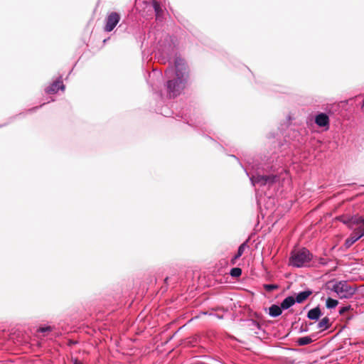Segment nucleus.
<instances>
[{"mask_svg": "<svg viewBox=\"0 0 364 364\" xmlns=\"http://www.w3.org/2000/svg\"><path fill=\"white\" fill-rule=\"evenodd\" d=\"M203 314L206 315L208 313L207 312H203Z\"/></svg>", "mask_w": 364, "mask_h": 364, "instance_id": "nucleus-42", "label": "nucleus"}, {"mask_svg": "<svg viewBox=\"0 0 364 364\" xmlns=\"http://www.w3.org/2000/svg\"><path fill=\"white\" fill-rule=\"evenodd\" d=\"M340 284L341 286L339 292H338V297L341 299H348L352 298L353 296L355 294L357 289L348 284V282L346 280H341V283Z\"/></svg>", "mask_w": 364, "mask_h": 364, "instance_id": "nucleus-6", "label": "nucleus"}, {"mask_svg": "<svg viewBox=\"0 0 364 364\" xmlns=\"http://www.w3.org/2000/svg\"><path fill=\"white\" fill-rule=\"evenodd\" d=\"M121 18L119 14L117 12H111L108 14L107 18H105V25L104 27V31L106 32H111L114 30L116 26L118 24Z\"/></svg>", "mask_w": 364, "mask_h": 364, "instance_id": "nucleus-7", "label": "nucleus"}, {"mask_svg": "<svg viewBox=\"0 0 364 364\" xmlns=\"http://www.w3.org/2000/svg\"><path fill=\"white\" fill-rule=\"evenodd\" d=\"M338 304V301L331 297H328L326 300V307L328 309H335Z\"/></svg>", "mask_w": 364, "mask_h": 364, "instance_id": "nucleus-21", "label": "nucleus"}, {"mask_svg": "<svg viewBox=\"0 0 364 364\" xmlns=\"http://www.w3.org/2000/svg\"><path fill=\"white\" fill-rule=\"evenodd\" d=\"M171 72H172V70H166L165 71V75H166V76H168L169 73H171Z\"/></svg>", "mask_w": 364, "mask_h": 364, "instance_id": "nucleus-34", "label": "nucleus"}, {"mask_svg": "<svg viewBox=\"0 0 364 364\" xmlns=\"http://www.w3.org/2000/svg\"><path fill=\"white\" fill-rule=\"evenodd\" d=\"M153 73H154V75H156L157 74L159 76H161V72H158L156 70H153Z\"/></svg>", "mask_w": 364, "mask_h": 364, "instance_id": "nucleus-33", "label": "nucleus"}, {"mask_svg": "<svg viewBox=\"0 0 364 364\" xmlns=\"http://www.w3.org/2000/svg\"><path fill=\"white\" fill-rule=\"evenodd\" d=\"M17 116H18V115H16V116L13 117H12V119H14L16 118V117H17Z\"/></svg>", "mask_w": 364, "mask_h": 364, "instance_id": "nucleus-41", "label": "nucleus"}, {"mask_svg": "<svg viewBox=\"0 0 364 364\" xmlns=\"http://www.w3.org/2000/svg\"><path fill=\"white\" fill-rule=\"evenodd\" d=\"M73 364H83L81 361L78 360L77 358L73 360Z\"/></svg>", "mask_w": 364, "mask_h": 364, "instance_id": "nucleus-32", "label": "nucleus"}, {"mask_svg": "<svg viewBox=\"0 0 364 364\" xmlns=\"http://www.w3.org/2000/svg\"><path fill=\"white\" fill-rule=\"evenodd\" d=\"M356 242V240H355V238H353L352 236H349L346 240V242H345V245L346 247H350V246H352L355 242Z\"/></svg>", "mask_w": 364, "mask_h": 364, "instance_id": "nucleus-26", "label": "nucleus"}, {"mask_svg": "<svg viewBox=\"0 0 364 364\" xmlns=\"http://www.w3.org/2000/svg\"><path fill=\"white\" fill-rule=\"evenodd\" d=\"M206 137H207V138H208V139H210V140H212V139H212V137H210V136H206Z\"/></svg>", "mask_w": 364, "mask_h": 364, "instance_id": "nucleus-40", "label": "nucleus"}, {"mask_svg": "<svg viewBox=\"0 0 364 364\" xmlns=\"http://www.w3.org/2000/svg\"><path fill=\"white\" fill-rule=\"evenodd\" d=\"M317 261H318V263L322 266H326L328 265V264L331 262V259H326L325 258H323V257H318V258H316Z\"/></svg>", "mask_w": 364, "mask_h": 364, "instance_id": "nucleus-28", "label": "nucleus"}, {"mask_svg": "<svg viewBox=\"0 0 364 364\" xmlns=\"http://www.w3.org/2000/svg\"><path fill=\"white\" fill-rule=\"evenodd\" d=\"M168 280V277H166L164 279V282H165L166 284H167Z\"/></svg>", "mask_w": 364, "mask_h": 364, "instance_id": "nucleus-36", "label": "nucleus"}, {"mask_svg": "<svg viewBox=\"0 0 364 364\" xmlns=\"http://www.w3.org/2000/svg\"><path fill=\"white\" fill-rule=\"evenodd\" d=\"M312 294L313 291L310 289L299 291V293L296 294L294 296L295 302L297 304H301L306 301Z\"/></svg>", "mask_w": 364, "mask_h": 364, "instance_id": "nucleus-11", "label": "nucleus"}, {"mask_svg": "<svg viewBox=\"0 0 364 364\" xmlns=\"http://www.w3.org/2000/svg\"><path fill=\"white\" fill-rule=\"evenodd\" d=\"M175 77L166 81V87L170 98L178 96L185 88L189 77V68L186 60L176 56Z\"/></svg>", "mask_w": 364, "mask_h": 364, "instance_id": "nucleus-2", "label": "nucleus"}, {"mask_svg": "<svg viewBox=\"0 0 364 364\" xmlns=\"http://www.w3.org/2000/svg\"><path fill=\"white\" fill-rule=\"evenodd\" d=\"M312 337H315V334H312L311 336L299 337L296 340V343L299 346H304L311 343L314 341Z\"/></svg>", "mask_w": 364, "mask_h": 364, "instance_id": "nucleus-19", "label": "nucleus"}, {"mask_svg": "<svg viewBox=\"0 0 364 364\" xmlns=\"http://www.w3.org/2000/svg\"><path fill=\"white\" fill-rule=\"evenodd\" d=\"M187 109H183L179 113L176 114V117H181L184 119L186 123H187L189 126L193 127L196 128H198L202 126L201 122H193V119L190 114L186 112Z\"/></svg>", "mask_w": 364, "mask_h": 364, "instance_id": "nucleus-10", "label": "nucleus"}, {"mask_svg": "<svg viewBox=\"0 0 364 364\" xmlns=\"http://www.w3.org/2000/svg\"><path fill=\"white\" fill-rule=\"evenodd\" d=\"M245 323L250 330L254 331L256 334L258 333L257 331L261 329L259 323L254 319H247L245 320Z\"/></svg>", "mask_w": 364, "mask_h": 364, "instance_id": "nucleus-17", "label": "nucleus"}, {"mask_svg": "<svg viewBox=\"0 0 364 364\" xmlns=\"http://www.w3.org/2000/svg\"><path fill=\"white\" fill-rule=\"evenodd\" d=\"M242 269L240 268V267H232L231 269H230V274L231 277H239L241 276L242 274Z\"/></svg>", "mask_w": 364, "mask_h": 364, "instance_id": "nucleus-22", "label": "nucleus"}, {"mask_svg": "<svg viewBox=\"0 0 364 364\" xmlns=\"http://www.w3.org/2000/svg\"><path fill=\"white\" fill-rule=\"evenodd\" d=\"M350 309H351V306L350 305L343 306L340 308V309L338 311V313H339L340 315H343L346 312L349 311Z\"/></svg>", "mask_w": 364, "mask_h": 364, "instance_id": "nucleus-29", "label": "nucleus"}, {"mask_svg": "<svg viewBox=\"0 0 364 364\" xmlns=\"http://www.w3.org/2000/svg\"><path fill=\"white\" fill-rule=\"evenodd\" d=\"M231 157H233L234 159H235L240 164V165L243 168V166L242 164H241V162L240 161L238 157H237L235 155H230Z\"/></svg>", "mask_w": 364, "mask_h": 364, "instance_id": "nucleus-31", "label": "nucleus"}, {"mask_svg": "<svg viewBox=\"0 0 364 364\" xmlns=\"http://www.w3.org/2000/svg\"><path fill=\"white\" fill-rule=\"evenodd\" d=\"M336 220L346 225L349 229H354V226L364 222V218L359 215H341L336 217Z\"/></svg>", "mask_w": 364, "mask_h": 364, "instance_id": "nucleus-5", "label": "nucleus"}, {"mask_svg": "<svg viewBox=\"0 0 364 364\" xmlns=\"http://www.w3.org/2000/svg\"><path fill=\"white\" fill-rule=\"evenodd\" d=\"M156 112L161 114L162 115H164L165 117H168L169 113H170V111L168 109V108L166 107H162L161 110L156 109Z\"/></svg>", "mask_w": 364, "mask_h": 364, "instance_id": "nucleus-27", "label": "nucleus"}, {"mask_svg": "<svg viewBox=\"0 0 364 364\" xmlns=\"http://www.w3.org/2000/svg\"><path fill=\"white\" fill-rule=\"evenodd\" d=\"M314 259L313 254L306 247H302L291 254L289 263L291 266L301 268L306 266L307 262Z\"/></svg>", "mask_w": 364, "mask_h": 364, "instance_id": "nucleus-3", "label": "nucleus"}, {"mask_svg": "<svg viewBox=\"0 0 364 364\" xmlns=\"http://www.w3.org/2000/svg\"><path fill=\"white\" fill-rule=\"evenodd\" d=\"M263 287L267 291L270 292L279 289V285L277 284H264Z\"/></svg>", "mask_w": 364, "mask_h": 364, "instance_id": "nucleus-23", "label": "nucleus"}, {"mask_svg": "<svg viewBox=\"0 0 364 364\" xmlns=\"http://www.w3.org/2000/svg\"><path fill=\"white\" fill-rule=\"evenodd\" d=\"M53 330V327L50 326H40L38 329V332L40 333H46V332H50Z\"/></svg>", "mask_w": 364, "mask_h": 364, "instance_id": "nucleus-25", "label": "nucleus"}, {"mask_svg": "<svg viewBox=\"0 0 364 364\" xmlns=\"http://www.w3.org/2000/svg\"><path fill=\"white\" fill-rule=\"evenodd\" d=\"M308 331V329H301L300 331V332H306Z\"/></svg>", "mask_w": 364, "mask_h": 364, "instance_id": "nucleus-37", "label": "nucleus"}, {"mask_svg": "<svg viewBox=\"0 0 364 364\" xmlns=\"http://www.w3.org/2000/svg\"><path fill=\"white\" fill-rule=\"evenodd\" d=\"M6 124H0V128H1V127H4V126H6Z\"/></svg>", "mask_w": 364, "mask_h": 364, "instance_id": "nucleus-38", "label": "nucleus"}, {"mask_svg": "<svg viewBox=\"0 0 364 364\" xmlns=\"http://www.w3.org/2000/svg\"><path fill=\"white\" fill-rule=\"evenodd\" d=\"M353 317V316H350L348 318V320H350Z\"/></svg>", "mask_w": 364, "mask_h": 364, "instance_id": "nucleus-39", "label": "nucleus"}, {"mask_svg": "<svg viewBox=\"0 0 364 364\" xmlns=\"http://www.w3.org/2000/svg\"><path fill=\"white\" fill-rule=\"evenodd\" d=\"M151 4L155 12L156 19L160 21L164 16V10L159 1L152 0Z\"/></svg>", "mask_w": 364, "mask_h": 364, "instance_id": "nucleus-13", "label": "nucleus"}, {"mask_svg": "<svg viewBox=\"0 0 364 364\" xmlns=\"http://www.w3.org/2000/svg\"><path fill=\"white\" fill-rule=\"evenodd\" d=\"M314 122L318 127L328 130L330 127V119L327 113L318 112L315 115Z\"/></svg>", "mask_w": 364, "mask_h": 364, "instance_id": "nucleus-9", "label": "nucleus"}, {"mask_svg": "<svg viewBox=\"0 0 364 364\" xmlns=\"http://www.w3.org/2000/svg\"><path fill=\"white\" fill-rule=\"evenodd\" d=\"M157 49L160 55L164 59H170L174 52V46L171 43L168 35H165L163 41H159Z\"/></svg>", "mask_w": 364, "mask_h": 364, "instance_id": "nucleus-4", "label": "nucleus"}, {"mask_svg": "<svg viewBox=\"0 0 364 364\" xmlns=\"http://www.w3.org/2000/svg\"><path fill=\"white\" fill-rule=\"evenodd\" d=\"M247 161L250 164H252V168L257 171L255 175L250 176L246 168H244L252 186L259 185L260 187L267 186L269 188L279 183V174L283 171V168L276 155L264 156L261 158L260 161L254 159L252 162H250V160H247Z\"/></svg>", "mask_w": 364, "mask_h": 364, "instance_id": "nucleus-1", "label": "nucleus"}, {"mask_svg": "<svg viewBox=\"0 0 364 364\" xmlns=\"http://www.w3.org/2000/svg\"><path fill=\"white\" fill-rule=\"evenodd\" d=\"M341 283V280L336 281V279H332V280L328 281L326 283V287H327L328 289H330L331 291H332L338 294V292H339Z\"/></svg>", "mask_w": 364, "mask_h": 364, "instance_id": "nucleus-18", "label": "nucleus"}, {"mask_svg": "<svg viewBox=\"0 0 364 364\" xmlns=\"http://www.w3.org/2000/svg\"><path fill=\"white\" fill-rule=\"evenodd\" d=\"M155 84L154 83H151V89H152V91L154 92V94L155 95V98L156 100L159 99L161 101L162 100V93L161 92H158L156 88H155Z\"/></svg>", "mask_w": 364, "mask_h": 364, "instance_id": "nucleus-24", "label": "nucleus"}, {"mask_svg": "<svg viewBox=\"0 0 364 364\" xmlns=\"http://www.w3.org/2000/svg\"><path fill=\"white\" fill-rule=\"evenodd\" d=\"M296 304L294 296H287L280 304L282 309L287 310Z\"/></svg>", "mask_w": 364, "mask_h": 364, "instance_id": "nucleus-15", "label": "nucleus"}, {"mask_svg": "<svg viewBox=\"0 0 364 364\" xmlns=\"http://www.w3.org/2000/svg\"><path fill=\"white\" fill-rule=\"evenodd\" d=\"M46 103H43L42 105H41L40 106H36V107H32L31 109H28V112L29 113H32L33 112H36V110H38L40 107H42Z\"/></svg>", "mask_w": 364, "mask_h": 364, "instance_id": "nucleus-30", "label": "nucleus"}, {"mask_svg": "<svg viewBox=\"0 0 364 364\" xmlns=\"http://www.w3.org/2000/svg\"><path fill=\"white\" fill-rule=\"evenodd\" d=\"M247 242H248V240H247L246 241H245L243 243H242L239 247H238V249H237V253L235 255V256L231 259V264H235V261L239 259L242 255V254L244 253V251L245 250V248L247 247Z\"/></svg>", "mask_w": 364, "mask_h": 364, "instance_id": "nucleus-16", "label": "nucleus"}, {"mask_svg": "<svg viewBox=\"0 0 364 364\" xmlns=\"http://www.w3.org/2000/svg\"><path fill=\"white\" fill-rule=\"evenodd\" d=\"M361 109L364 112V98L361 104Z\"/></svg>", "mask_w": 364, "mask_h": 364, "instance_id": "nucleus-35", "label": "nucleus"}, {"mask_svg": "<svg viewBox=\"0 0 364 364\" xmlns=\"http://www.w3.org/2000/svg\"><path fill=\"white\" fill-rule=\"evenodd\" d=\"M65 86L63 82V77L60 75L49 86L45 88V92L47 94L57 93L58 90L64 91Z\"/></svg>", "mask_w": 364, "mask_h": 364, "instance_id": "nucleus-8", "label": "nucleus"}, {"mask_svg": "<svg viewBox=\"0 0 364 364\" xmlns=\"http://www.w3.org/2000/svg\"><path fill=\"white\" fill-rule=\"evenodd\" d=\"M323 315V313L319 307L317 306L310 309L307 313V318L310 320L318 321L319 318Z\"/></svg>", "mask_w": 364, "mask_h": 364, "instance_id": "nucleus-12", "label": "nucleus"}, {"mask_svg": "<svg viewBox=\"0 0 364 364\" xmlns=\"http://www.w3.org/2000/svg\"><path fill=\"white\" fill-rule=\"evenodd\" d=\"M331 326L330 323V320L328 317L323 318L317 324V328L321 329V331L328 329Z\"/></svg>", "mask_w": 364, "mask_h": 364, "instance_id": "nucleus-20", "label": "nucleus"}, {"mask_svg": "<svg viewBox=\"0 0 364 364\" xmlns=\"http://www.w3.org/2000/svg\"><path fill=\"white\" fill-rule=\"evenodd\" d=\"M283 310L281 306L277 304H272L269 307L268 314L272 318H277L282 315Z\"/></svg>", "mask_w": 364, "mask_h": 364, "instance_id": "nucleus-14", "label": "nucleus"}]
</instances>
